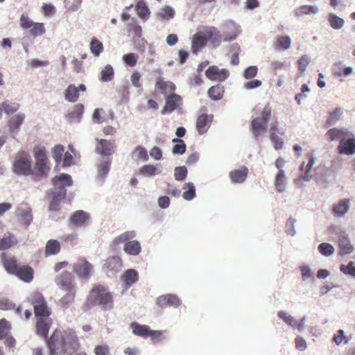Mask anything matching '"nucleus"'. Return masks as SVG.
<instances>
[{
  "mask_svg": "<svg viewBox=\"0 0 355 355\" xmlns=\"http://www.w3.org/2000/svg\"><path fill=\"white\" fill-rule=\"evenodd\" d=\"M1 261L6 270L12 275H15L20 266L17 264V261L14 257H8L5 254L1 257Z\"/></svg>",
  "mask_w": 355,
  "mask_h": 355,
  "instance_id": "nucleus-22",
  "label": "nucleus"
},
{
  "mask_svg": "<svg viewBox=\"0 0 355 355\" xmlns=\"http://www.w3.org/2000/svg\"><path fill=\"white\" fill-rule=\"evenodd\" d=\"M310 62V59L306 55H302L298 60V70L300 73H303L306 69V67L309 65Z\"/></svg>",
  "mask_w": 355,
  "mask_h": 355,
  "instance_id": "nucleus-63",
  "label": "nucleus"
},
{
  "mask_svg": "<svg viewBox=\"0 0 355 355\" xmlns=\"http://www.w3.org/2000/svg\"><path fill=\"white\" fill-rule=\"evenodd\" d=\"M224 87L220 84L211 87L208 90L209 98L214 101H218L223 98L224 94Z\"/></svg>",
  "mask_w": 355,
  "mask_h": 355,
  "instance_id": "nucleus-33",
  "label": "nucleus"
},
{
  "mask_svg": "<svg viewBox=\"0 0 355 355\" xmlns=\"http://www.w3.org/2000/svg\"><path fill=\"white\" fill-rule=\"evenodd\" d=\"M1 107L3 111L6 114L9 115L16 112L19 110V104L6 101L1 104Z\"/></svg>",
  "mask_w": 355,
  "mask_h": 355,
  "instance_id": "nucleus-41",
  "label": "nucleus"
},
{
  "mask_svg": "<svg viewBox=\"0 0 355 355\" xmlns=\"http://www.w3.org/2000/svg\"><path fill=\"white\" fill-rule=\"evenodd\" d=\"M340 114L341 110L340 108H336L334 111L331 112L327 119L326 125L327 127L330 126L338 121L340 119Z\"/></svg>",
  "mask_w": 355,
  "mask_h": 355,
  "instance_id": "nucleus-53",
  "label": "nucleus"
},
{
  "mask_svg": "<svg viewBox=\"0 0 355 355\" xmlns=\"http://www.w3.org/2000/svg\"><path fill=\"white\" fill-rule=\"evenodd\" d=\"M207 44L206 38L205 37V35H202L201 33H196L192 40V44H191V49L192 51L194 53H196L199 49L204 47Z\"/></svg>",
  "mask_w": 355,
  "mask_h": 355,
  "instance_id": "nucleus-27",
  "label": "nucleus"
},
{
  "mask_svg": "<svg viewBox=\"0 0 355 355\" xmlns=\"http://www.w3.org/2000/svg\"><path fill=\"white\" fill-rule=\"evenodd\" d=\"M10 330V323L6 319L0 320V340L6 338Z\"/></svg>",
  "mask_w": 355,
  "mask_h": 355,
  "instance_id": "nucleus-55",
  "label": "nucleus"
},
{
  "mask_svg": "<svg viewBox=\"0 0 355 355\" xmlns=\"http://www.w3.org/2000/svg\"><path fill=\"white\" fill-rule=\"evenodd\" d=\"M180 298L173 294L163 295L157 298L156 302L158 306L164 308L166 306L178 307L180 304Z\"/></svg>",
  "mask_w": 355,
  "mask_h": 355,
  "instance_id": "nucleus-10",
  "label": "nucleus"
},
{
  "mask_svg": "<svg viewBox=\"0 0 355 355\" xmlns=\"http://www.w3.org/2000/svg\"><path fill=\"white\" fill-rule=\"evenodd\" d=\"M113 300L112 294L107 291L105 287L101 284L94 285L87 297L85 305L91 306L100 305L104 309L112 307Z\"/></svg>",
  "mask_w": 355,
  "mask_h": 355,
  "instance_id": "nucleus-2",
  "label": "nucleus"
},
{
  "mask_svg": "<svg viewBox=\"0 0 355 355\" xmlns=\"http://www.w3.org/2000/svg\"><path fill=\"white\" fill-rule=\"evenodd\" d=\"M278 316L288 324L292 327H295L296 325V322L295 321L294 318L291 315H288L286 312L280 311L278 312Z\"/></svg>",
  "mask_w": 355,
  "mask_h": 355,
  "instance_id": "nucleus-64",
  "label": "nucleus"
},
{
  "mask_svg": "<svg viewBox=\"0 0 355 355\" xmlns=\"http://www.w3.org/2000/svg\"><path fill=\"white\" fill-rule=\"evenodd\" d=\"M327 135L329 137L331 141H334L338 139H344L345 137L352 136V134L350 133L346 129H338V128H331L327 132Z\"/></svg>",
  "mask_w": 355,
  "mask_h": 355,
  "instance_id": "nucleus-26",
  "label": "nucleus"
},
{
  "mask_svg": "<svg viewBox=\"0 0 355 355\" xmlns=\"http://www.w3.org/2000/svg\"><path fill=\"white\" fill-rule=\"evenodd\" d=\"M131 328L135 335L143 338L148 337V334L150 329L148 326L142 325L137 322H133L131 324Z\"/></svg>",
  "mask_w": 355,
  "mask_h": 355,
  "instance_id": "nucleus-36",
  "label": "nucleus"
},
{
  "mask_svg": "<svg viewBox=\"0 0 355 355\" xmlns=\"http://www.w3.org/2000/svg\"><path fill=\"white\" fill-rule=\"evenodd\" d=\"M186 188H188V190L183 193L182 196L185 200H191L196 196L195 187L193 183L188 182L183 187L184 189Z\"/></svg>",
  "mask_w": 355,
  "mask_h": 355,
  "instance_id": "nucleus-50",
  "label": "nucleus"
},
{
  "mask_svg": "<svg viewBox=\"0 0 355 355\" xmlns=\"http://www.w3.org/2000/svg\"><path fill=\"white\" fill-rule=\"evenodd\" d=\"M274 184L277 191L283 192L285 191L286 176L284 170H279L276 174Z\"/></svg>",
  "mask_w": 355,
  "mask_h": 355,
  "instance_id": "nucleus-34",
  "label": "nucleus"
},
{
  "mask_svg": "<svg viewBox=\"0 0 355 355\" xmlns=\"http://www.w3.org/2000/svg\"><path fill=\"white\" fill-rule=\"evenodd\" d=\"M33 269L27 265L20 266L15 274L19 279L25 282H30L33 279Z\"/></svg>",
  "mask_w": 355,
  "mask_h": 355,
  "instance_id": "nucleus-20",
  "label": "nucleus"
},
{
  "mask_svg": "<svg viewBox=\"0 0 355 355\" xmlns=\"http://www.w3.org/2000/svg\"><path fill=\"white\" fill-rule=\"evenodd\" d=\"M86 90V86L83 84H80L78 87L74 85H69L65 90V99L69 102L75 103L79 98V92H85Z\"/></svg>",
  "mask_w": 355,
  "mask_h": 355,
  "instance_id": "nucleus-11",
  "label": "nucleus"
},
{
  "mask_svg": "<svg viewBox=\"0 0 355 355\" xmlns=\"http://www.w3.org/2000/svg\"><path fill=\"white\" fill-rule=\"evenodd\" d=\"M121 279L127 289L138 281V272L135 269H128L125 271Z\"/></svg>",
  "mask_w": 355,
  "mask_h": 355,
  "instance_id": "nucleus-19",
  "label": "nucleus"
},
{
  "mask_svg": "<svg viewBox=\"0 0 355 355\" xmlns=\"http://www.w3.org/2000/svg\"><path fill=\"white\" fill-rule=\"evenodd\" d=\"M338 247L341 255L350 254L354 250L349 238L345 236H340L339 237Z\"/></svg>",
  "mask_w": 355,
  "mask_h": 355,
  "instance_id": "nucleus-28",
  "label": "nucleus"
},
{
  "mask_svg": "<svg viewBox=\"0 0 355 355\" xmlns=\"http://www.w3.org/2000/svg\"><path fill=\"white\" fill-rule=\"evenodd\" d=\"M31 304L34 308V313L36 318L49 317L51 314V309L47 306L44 296L36 293L31 299Z\"/></svg>",
  "mask_w": 355,
  "mask_h": 355,
  "instance_id": "nucleus-5",
  "label": "nucleus"
},
{
  "mask_svg": "<svg viewBox=\"0 0 355 355\" xmlns=\"http://www.w3.org/2000/svg\"><path fill=\"white\" fill-rule=\"evenodd\" d=\"M121 268V260L118 257H112L107 258L103 266V269L108 275L110 273L114 274L119 271Z\"/></svg>",
  "mask_w": 355,
  "mask_h": 355,
  "instance_id": "nucleus-14",
  "label": "nucleus"
},
{
  "mask_svg": "<svg viewBox=\"0 0 355 355\" xmlns=\"http://www.w3.org/2000/svg\"><path fill=\"white\" fill-rule=\"evenodd\" d=\"M138 55L133 53L125 54L123 56V62L130 67H134L137 64Z\"/></svg>",
  "mask_w": 355,
  "mask_h": 355,
  "instance_id": "nucleus-57",
  "label": "nucleus"
},
{
  "mask_svg": "<svg viewBox=\"0 0 355 355\" xmlns=\"http://www.w3.org/2000/svg\"><path fill=\"white\" fill-rule=\"evenodd\" d=\"M14 244L13 236L9 235L0 239V250L10 248Z\"/></svg>",
  "mask_w": 355,
  "mask_h": 355,
  "instance_id": "nucleus-58",
  "label": "nucleus"
},
{
  "mask_svg": "<svg viewBox=\"0 0 355 355\" xmlns=\"http://www.w3.org/2000/svg\"><path fill=\"white\" fill-rule=\"evenodd\" d=\"M57 284L64 291H71L74 286L71 275L68 271H64L60 275Z\"/></svg>",
  "mask_w": 355,
  "mask_h": 355,
  "instance_id": "nucleus-17",
  "label": "nucleus"
},
{
  "mask_svg": "<svg viewBox=\"0 0 355 355\" xmlns=\"http://www.w3.org/2000/svg\"><path fill=\"white\" fill-rule=\"evenodd\" d=\"M114 76V69L110 64H107L101 71V80L104 82L110 81Z\"/></svg>",
  "mask_w": 355,
  "mask_h": 355,
  "instance_id": "nucleus-42",
  "label": "nucleus"
},
{
  "mask_svg": "<svg viewBox=\"0 0 355 355\" xmlns=\"http://www.w3.org/2000/svg\"><path fill=\"white\" fill-rule=\"evenodd\" d=\"M349 208V200H341L333 207V211L337 216H343Z\"/></svg>",
  "mask_w": 355,
  "mask_h": 355,
  "instance_id": "nucleus-32",
  "label": "nucleus"
},
{
  "mask_svg": "<svg viewBox=\"0 0 355 355\" xmlns=\"http://www.w3.org/2000/svg\"><path fill=\"white\" fill-rule=\"evenodd\" d=\"M78 342L75 331H64L55 329L51 336L46 340L47 346L50 350V355H56V352L60 350L61 354L67 351L68 343L72 345Z\"/></svg>",
  "mask_w": 355,
  "mask_h": 355,
  "instance_id": "nucleus-1",
  "label": "nucleus"
},
{
  "mask_svg": "<svg viewBox=\"0 0 355 355\" xmlns=\"http://www.w3.org/2000/svg\"><path fill=\"white\" fill-rule=\"evenodd\" d=\"M160 172V170L153 164H146L139 169V173L144 175L152 176L159 174Z\"/></svg>",
  "mask_w": 355,
  "mask_h": 355,
  "instance_id": "nucleus-43",
  "label": "nucleus"
},
{
  "mask_svg": "<svg viewBox=\"0 0 355 355\" xmlns=\"http://www.w3.org/2000/svg\"><path fill=\"white\" fill-rule=\"evenodd\" d=\"M64 150V148L61 144H58L53 148L52 156L57 164H60L62 162Z\"/></svg>",
  "mask_w": 355,
  "mask_h": 355,
  "instance_id": "nucleus-51",
  "label": "nucleus"
},
{
  "mask_svg": "<svg viewBox=\"0 0 355 355\" xmlns=\"http://www.w3.org/2000/svg\"><path fill=\"white\" fill-rule=\"evenodd\" d=\"M175 11L170 6H164L157 14V17L162 20H169L174 17Z\"/></svg>",
  "mask_w": 355,
  "mask_h": 355,
  "instance_id": "nucleus-40",
  "label": "nucleus"
},
{
  "mask_svg": "<svg viewBox=\"0 0 355 355\" xmlns=\"http://www.w3.org/2000/svg\"><path fill=\"white\" fill-rule=\"evenodd\" d=\"M318 8L315 6L304 5L301 6L297 11L296 14L298 16L309 14H315L318 12Z\"/></svg>",
  "mask_w": 355,
  "mask_h": 355,
  "instance_id": "nucleus-54",
  "label": "nucleus"
},
{
  "mask_svg": "<svg viewBox=\"0 0 355 355\" xmlns=\"http://www.w3.org/2000/svg\"><path fill=\"white\" fill-rule=\"evenodd\" d=\"M53 184L55 187H58V191H59L60 189H64L65 187L71 186L72 184V180L70 175L62 173L54 177L53 179Z\"/></svg>",
  "mask_w": 355,
  "mask_h": 355,
  "instance_id": "nucleus-24",
  "label": "nucleus"
},
{
  "mask_svg": "<svg viewBox=\"0 0 355 355\" xmlns=\"http://www.w3.org/2000/svg\"><path fill=\"white\" fill-rule=\"evenodd\" d=\"M133 156H135L137 159H143L146 161L148 159V155L146 149L141 146H137L132 151Z\"/></svg>",
  "mask_w": 355,
  "mask_h": 355,
  "instance_id": "nucleus-52",
  "label": "nucleus"
},
{
  "mask_svg": "<svg viewBox=\"0 0 355 355\" xmlns=\"http://www.w3.org/2000/svg\"><path fill=\"white\" fill-rule=\"evenodd\" d=\"M92 270V265L83 258L78 259L73 266V271L81 279H87Z\"/></svg>",
  "mask_w": 355,
  "mask_h": 355,
  "instance_id": "nucleus-6",
  "label": "nucleus"
},
{
  "mask_svg": "<svg viewBox=\"0 0 355 355\" xmlns=\"http://www.w3.org/2000/svg\"><path fill=\"white\" fill-rule=\"evenodd\" d=\"M340 154L352 155L355 153V139H342L338 147Z\"/></svg>",
  "mask_w": 355,
  "mask_h": 355,
  "instance_id": "nucleus-15",
  "label": "nucleus"
},
{
  "mask_svg": "<svg viewBox=\"0 0 355 355\" xmlns=\"http://www.w3.org/2000/svg\"><path fill=\"white\" fill-rule=\"evenodd\" d=\"M203 35L207 42L209 40L213 43L220 41L218 31L215 27H207L204 30Z\"/></svg>",
  "mask_w": 355,
  "mask_h": 355,
  "instance_id": "nucleus-35",
  "label": "nucleus"
},
{
  "mask_svg": "<svg viewBox=\"0 0 355 355\" xmlns=\"http://www.w3.org/2000/svg\"><path fill=\"white\" fill-rule=\"evenodd\" d=\"M137 15L141 18H146L150 14L149 9L144 3L139 1L137 5Z\"/></svg>",
  "mask_w": 355,
  "mask_h": 355,
  "instance_id": "nucleus-60",
  "label": "nucleus"
},
{
  "mask_svg": "<svg viewBox=\"0 0 355 355\" xmlns=\"http://www.w3.org/2000/svg\"><path fill=\"white\" fill-rule=\"evenodd\" d=\"M51 324L52 320L49 317L37 318L35 325L37 334L44 338H47Z\"/></svg>",
  "mask_w": 355,
  "mask_h": 355,
  "instance_id": "nucleus-9",
  "label": "nucleus"
},
{
  "mask_svg": "<svg viewBox=\"0 0 355 355\" xmlns=\"http://www.w3.org/2000/svg\"><path fill=\"white\" fill-rule=\"evenodd\" d=\"M291 40L288 36H280L274 44L275 49L287 50L291 47Z\"/></svg>",
  "mask_w": 355,
  "mask_h": 355,
  "instance_id": "nucleus-38",
  "label": "nucleus"
},
{
  "mask_svg": "<svg viewBox=\"0 0 355 355\" xmlns=\"http://www.w3.org/2000/svg\"><path fill=\"white\" fill-rule=\"evenodd\" d=\"M25 115L18 114L8 120V127L12 132H17L24 121Z\"/></svg>",
  "mask_w": 355,
  "mask_h": 355,
  "instance_id": "nucleus-30",
  "label": "nucleus"
},
{
  "mask_svg": "<svg viewBox=\"0 0 355 355\" xmlns=\"http://www.w3.org/2000/svg\"><path fill=\"white\" fill-rule=\"evenodd\" d=\"M181 101L182 98L179 95L175 94L169 95L166 99V103L162 110V114H164L173 112L178 108Z\"/></svg>",
  "mask_w": 355,
  "mask_h": 355,
  "instance_id": "nucleus-12",
  "label": "nucleus"
},
{
  "mask_svg": "<svg viewBox=\"0 0 355 355\" xmlns=\"http://www.w3.org/2000/svg\"><path fill=\"white\" fill-rule=\"evenodd\" d=\"M270 139L275 150L282 149L284 146V141L282 138L279 137L276 134L272 133L270 134Z\"/></svg>",
  "mask_w": 355,
  "mask_h": 355,
  "instance_id": "nucleus-62",
  "label": "nucleus"
},
{
  "mask_svg": "<svg viewBox=\"0 0 355 355\" xmlns=\"http://www.w3.org/2000/svg\"><path fill=\"white\" fill-rule=\"evenodd\" d=\"M319 252L324 256H330L334 252L333 245L327 243H322L318 246Z\"/></svg>",
  "mask_w": 355,
  "mask_h": 355,
  "instance_id": "nucleus-56",
  "label": "nucleus"
},
{
  "mask_svg": "<svg viewBox=\"0 0 355 355\" xmlns=\"http://www.w3.org/2000/svg\"><path fill=\"white\" fill-rule=\"evenodd\" d=\"M48 168H49L47 166L46 162H35L34 168L32 169V173H31V175L35 180H39L46 175Z\"/></svg>",
  "mask_w": 355,
  "mask_h": 355,
  "instance_id": "nucleus-23",
  "label": "nucleus"
},
{
  "mask_svg": "<svg viewBox=\"0 0 355 355\" xmlns=\"http://www.w3.org/2000/svg\"><path fill=\"white\" fill-rule=\"evenodd\" d=\"M248 174V168L243 166L239 169L232 171L230 173V178L234 183H243Z\"/></svg>",
  "mask_w": 355,
  "mask_h": 355,
  "instance_id": "nucleus-21",
  "label": "nucleus"
},
{
  "mask_svg": "<svg viewBox=\"0 0 355 355\" xmlns=\"http://www.w3.org/2000/svg\"><path fill=\"white\" fill-rule=\"evenodd\" d=\"M90 50L95 56H98L103 50L101 42L96 38H93L90 42Z\"/></svg>",
  "mask_w": 355,
  "mask_h": 355,
  "instance_id": "nucleus-45",
  "label": "nucleus"
},
{
  "mask_svg": "<svg viewBox=\"0 0 355 355\" xmlns=\"http://www.w3.org/2000/svg\"><path fill=\"white\" fill-rule=\"evenodd\" d=\"M60 243L57 240L51 239L46 243L45 247V255L50 256L57 254L60 252Z\"/></svg>",
  "mask_w": 355,
  "mask_h": 355,
  "instance_id": "nucleus-31",
  "label": "nucleus"
},
{
  "mask_svg": "<svg viewBox=\"0 0 355 355\" xmlns=\"http://www.w3.org/2000/svg\"><path fill=\"white\" fill-rule=\"evenodd\" d=\"M173 143H177L172 149V152L174 155H182L186 151V144L184 141L181 139H173Z\"/></svg>",
  "mask_w": 355,
  "mask_h": 355,
  "instance_id": "nucleus-44",
  "label": "nucleus"
},
{
  "mask_svg": "<svg viewBox=\"0 0 355 355\" xmlns=\"http://www.w3.org/2000/svg\"><path fill=\"white\" fill-rule=\"evenodd\" d=\"M155 89L161 93L165 94L168 91H173L175 85L171 82H166L162 78H159L156 82Z\"/></svg>",
  "mask_w": 355,
  "mask_h": 355,
  "instance_id": "nucleus-37",
  "label": "nucleus"
},
{
  "mask_svg": "<svg viewBox=\"0 0 355 355\" xmlns=\"http://www.w3.org/2000/svg\"><path fill=\"white\" fill-rule=\"evenodd\" d=\"M66 197V190L60 189L53 192V197L49 205V210L57 211L59 209V203Z\"/></svg>",
  "mask_w": 355,
  "mask_h": 355,
  "instance_id": "nucleus-25",
  "label": "nucleus"
},
{
  "mask_svg": "<svg viewBox=\"0 0 355 355\" xmlns=\"http://www.w3.org/2000/svg\"><path fill=\"white\" fill-rule=\"evenodd\" d=\"M33 154L36 162H47V157L46 155L45 148L44 146H35L33 149Z\"/></svg>",
  "mask_w": 355,
  "mask_h": 355,
  "instance_id": "nucleus-46",
  "label": "nucleus"
},
{
  "mask_svg": "<svg viewBox=\"0 0 355 355\" xmlns=\"http://www.w3.org/2000/svg\"><path fill=\"white\" fill-rule=\"evenodd\" d=\"M89 218V216L87 212L78 210L71 214L69 221L72 226L80 227L86 225Z\"/></svg>",
  "mask_w": 355,
  "mask_h": 355,
  "instance_id": "nucleus-13",
  "label": "nucleus"
},
{
  "mask_svg": "<svg viewBox=\"0 0 355 355\" xmlns=\"http://www.w3.org/2000/svg\"><path fill=\"white\" fill-rule=\"evenodd\" d=\"M123 250L130 255L137 256L141 252V245L139 241L133 240L126 242L124 245Z\"/></svg>",
  "mask_w": 355,
  "mask_h": 355,
  "instance_id": "nucleus-29",
  "label": "nucleus"
},
{
  "mask_svg": "<svg viewBox=\"0 0 355 355\" xmlns=\"http://www.w3.org/2000/svg\"><path fill=\"white\" fill-rule=\"evenodd\" d=\"M229 74L228 70L220 69L216 66H211L205 71L207 78L211 80L223 81L229 76Z\"/></svg>",
  "mask_w": 355,
  "mask_h": 355,
  "instance_id": "nucleus-8",
  "label": "nucleus"
},
{
  "mask_svg": "<svg viewBox=\"0 0 355 355\" xmlns=\"http://www.w3.org/2000/svg\"><path fill=\"white\" fill-rule=\"evenodd\" d=\"M308 159V162L305 164V162H303L300 166V170L302 171V178L304 181H309L312 178L311 168L315 163V158L312 153H309L306 155Z\"/></svg>",
  "mask_w": 355,
  "mask_h": 355,
  "instance_id": "nucleus-16",
  "label": "nucleus"
},
{
  "mask_svg": "<svg viewBox=\"0 0 355 355\" xmlns=\"http://www.w3.org/2000/svg\"><path fill=\"white\" fill-rule=\"evenodd\" d=\"M67 293L64 295L60 300V303L62 306H66L74 302L76 291L73 288L71 291H66Z\"/></svg>",
  "mask_w": 355,
  "mask_h": 355,
  "instance_id": "nucleus-48",
  "label": "nucleus"
},
{
  "mask_svg": "<svg viewBox=\"0 0 355 355\" xmlns=\"http://www.w3.org/2000/svg\"><path fill=\"white\" fill-rule=\"evenodd\" d=\"M329 22L330 26L334 29H340L344 25V19L336 16V15L331 14L329 16Z\"/></svg>",
  "mask_w": 355,
  "mask_h": 355,
  "instance_id": "nucleus-47",
  "label": "nucleus"
},
{
  "mask_svg": "<svg viewBox=\"0 0 355 355\" xmlns=\"http://www.w3.org/2000/svg\"><path fill=\"white\" fill-rule=\"evenodd\" d=\"M340 270L345 275H349L355 277V266L353 261H350L347 266L342 264Z\"/></svg>",
  "mask_w": 355,
  "mask_h": 355,
  "instance_id": "nucleus-61",
  "label": "nucleus"
},
{
  "mask_svg": "<svg viewBox=\"0 0 355 355\" xmlns=\"http://www.w3.org/2000/svg\"><path fill=\"white\" fill-rule=\"evenodd\" d=\"M45 33V28L43 23L33 22V25L29 29V33L34 36H38Z\"/></svg>",
  "mask_w": 355,
  "mask_h": 355,
  "instance_id": "nucleus-49",
  "label": "nucleus"
},
{
  "mask_svg": "<svg viewBox=\"0 0 355 355\" xmlns=\"http://www.w3.org/2000/svg\"><path fill=\"white\" fill-rule=\"evenodd\" d=\"M13 170L17 174L31 175L32 168L27 154L24 151L19 152L13 163Z\"/></svg>",
  "mask_w": 355,
  "mask_h": 355,
  "instance_id": "nucleus-4",
  "label": "nucleus"
},
{
  "mask_svg": "<svg viewBox=\"0 0 355 355\" xmlns=\"http://www.w3.org/2000/svg\"><path fill=\"white\" fill-rule=\"evenodd\" d=\"M271 115V107L268 103L262 109L260 116L254 118L250 123V130L254 138L257 139L266 130V125L269 117Z\"/></svg>",
  "mask_w": 355,
  "mask_h": 355,
  "instance_id": "nucleus-3",
  "label": "nucleus"
},
{
  "mask_svg": "<svg viewBox=\"0 0 355 355\" xmlns=\"http://www.w3.org/2000/svg\"><path fill=\"white\" fill-rule=\"evenodd\" d=\"M136 236L135 231H128L121 234L117 236L113 241L115 245H118L122 243H126L130 241V239L135 238Z\"/></svg>",
  "mask_w": 355,
  "mask_h": 355,
  "instance_id": "nucleus-39",
  "label": "nucleus"
},
{
  "mask_svg": "<svg viewBox=\"0 0 355 355\" xmlns=\"http://www.w3.org/2000/svg\"><path fill=\"white\" fill-rule=\"evenodd\" d=\"M96 152L101 155L110 156L114 153L116 147L114 141L96 139Z\"/></svg>",
  "mask_w": 355,
  "mask_h": 355,
  "instance_id": "nucleus-7",
  "label": "nucleus"
},
{
  "mask_svg": "<svg viewBox=\"0 0 355 355\" xmlns=\"http://www.w3.org/2000/svg\"><path fill=\"white\" fill-rule=\"evenodd\" d=\"M187 175V169L185 166H178L175 168L174 176L176 180H184Z\"/></svg>",
  "mask_w": 355,
  "mask_h": 355,
  "instance_id": "nucleus-59",
  "label": "nucleus"
},
{
  "mask_svg": "<svg viewBox=\"0 0 355 355\" xmlns=\"http://www.w3.org/2000/svg\"><path fill=\"white\" fill-rule=\"evenodd\" d=\"M212 115H207L206 114H202L198 117L196 129L199 134L202 135L208 130L212 121Z\"/></svg>",
  "mask_w": 355,
  "mask_h": 355,
  "instance_id": "nucleus-18",
  "label": "nucleus"
}]
</instances>
